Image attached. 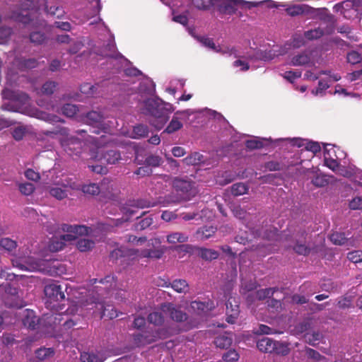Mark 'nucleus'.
Masks as SVG:
<instances>
[{
    "instance_id": "nucleus-10",
    "label": "nucleus",
    "mask_w": 362,
    "mask_h": 362,
    "mask_svg": "<svg viewBox=\"0 0 362 362\" xmlns=\"http://www.w3.org/2000/svg\"><path fill=\"white\" fill-rule=\"evenodd\" d=\"M156 205L155 202H151L148 200L141 199L134 202L133 204H130L128 206L124 209V214L127 217L126 218V221H127L130 217H132L136 215V218H139L140 216L143 215L144 213H141L139 215H137L138 210L139 209H144L151 207Z\"/></svg>"
},
{
    "instance_id": "nucleus-8",
    "label": "nucleus",
    "mask_w": 362,
    "mask_h": 362,
    "mask_svg": "<svg viewBox=\"0 0 362 362\" xmlns=\"http://www.w3.org/2000/svg\"><path fill=\"white\" fill-rule=\"evenodd\" d=\"M38 11L39 10L33 0H24L21 4V11L19 13H15L13 17L16 21L26 24L30 21L28 16H35ZM31 21L33 22V24H35V22H33L34 19H32Z\"/></svg>"
},
{
    "instance_id": "nucleus-55",
    "label": "nucleus",
    "mask_w": 362,
    "mask_h": 362,
    "mask_svg": "<svg viewBox=\"0 0 362 362\" xmlns=\"http://www.w3.org/2000/svg\"><path fill=\"white\" fill-rule=\"evenodd\" d=\"M263 146L262 141L259 138H252L246 141V146L248 148H259Z\"/></svg>"
},
{
    "instance_id": "nucleus-63",
    "label": "nucleus",
    "mask_w": 362,
    "mask_h": 362,
    "mask_svg": "<svg viewBox=\"0 0 362 362\" xmlns=\"http://www.w3.org/2000/svg\"><path fill=\"white\" fill-rule=\"evenodd\" d=\"M349 207L353 210L362 209V197H357L349 202Z\"/></svg>"
},
{
    "instance_id": "nucleus-1",
    "label": "nucleus",
    "mask_w": 362,
    "mask_h": 362,
    "mask_svg": "<svg viewBox=\"0 0 362 362\" xmlns=\"http://www.w3.org/2000/svg\"><path fill=\"white\" fill-rule=\"evenodd\" d=\"M76 134L80 135L78 138L74 135H69L68 130L66 128H61L55 132L47 133V135H54L61 143V146L64 151L69 156H79L82 152L83 146L87 142L93 143V146L98 147V138L89 137L86 138V130H80L76 132Z\"/></svg>"
},
{
    "instance_id": "nucleus-64",
    "label": "nucleus",
    "mask_w": 362,
    "mask_h": 362,
    "mask_svg": "<svg viewBox=\"0 0 362 362\" xmlns=\"http://www.w3.org/2000/svg\"><path fill=\"white\" fill-rule=\"evenodd\" d=\"M25 176L32 181H38L40 178V175L37 172L32 169H28L25 171Z\"/></svg>"
},
{
    "instance_id": "nucleus-58",
    "label": "nucleus",
    "mask_w": 362,
    "mask_h": 362,
    "mask_svg": "<svg viewBox=\"0 0 362 362\" xmlns=\"http://www.w3.org/2000/svg\"><path fill=\"white\" fill-rule=\"evenodd\" d=\"M352 298L350 296H342L338 299L337 305L339 308H349L351 305Z\"/></svg>"
},
{
    "instance_id": "nucleus-37",
    "label": "nucleus",
    "mask_w": 362,
    "mask_h": 362,
    "mask_svg": "<svg viewBox=\"0 0 362 362\" xmlns=\"http://www.w3.org/2000/svg\"><path fill=\"white\" fill-rule=\"evenodd\" d=\"M191 2L199 10H209L214 6V0H191Z\"/></svg>"
},
{
    "instance_id": "nucleus-34",
    "label": "nucleus",
    "mask_w": 362,
    "mask_h": 362,
    "mask_svg": "<svg viewBox=\"0 0 362 362\" xmlns=\"http://www.w3.org/2000/svg\"><path fill=\"white\" fill-rule=\"evenodd\" d=\"M199 255L204 259L212 260L218 258V252L212 249L200 248Z\"/></svg>"
},
{
    "instance_id": "nucleus-17",
    "label": "nucleus",
    "mask_w": 362,
    "mask_h": 362,
    "mask_svg": "<svg viewBox=\"0 0 362 362\" xmlns=\"http://www.w3.org/2000/svg\"><path fill=\"white\" fill-rule=\"evenodd\" d=\"M291 143L293 146L304 147L305 150L311 151L314 154L319 152L321 149L320 146L317 142L310 141L300 138L291 139Z\"/></svg>"
},
{
    "instance_id": "nucleus-45",
    "label": "nucleus",
    "mask_w": 362,
    "mask_h": 362,
    "mask_svg": "<svg viewBox=\"0 0 362 362\" xmlns=\"http://www.w3.org/2000/svg\"><path fill=\"white\" fill-rule=\"evenodd\" d=\"M83 193L90 194V195H95L100 192V188L98 185L95 183H90L88 185H83L81 188Z\"/></svg>"
},
{
    "instance_id": "nucleus-38",
    "label": "nucleus",
    "mask_w": 362,
    "mask_h": 362,
    "mask_svg": "<svg viewBox=\"0 0 362 362\" xmlns=\"http://www.w3.org/2000/svg\"><path fill=\"white\" fill-rule=\"evenodd\" d=\"M214 343L217 347L224 349L230 346L232 339L226 335H220L216 338Z\"/></svg>"
},
{
    "instance_id": "nucleus-33",
    "label": "nucleus",
    "mask_w": 362,
    "mask_h": 362,
    "mask_svg": "<svg viewBox=\"0 0 362 362\" xmlns=\"http://www.w3.org/2000/svg\"><path fill=\"white\" fill-rule=\"evenodd\" d=\"M37 9L41 10V7L44 6V11L51 16H54L59 11V8L56 6H50L49 9L47 8L46 5V0H33Z\"/></svg>"
},
{
    "instance_id": "nucleus-56",
    "label": "nucleus",
    "mask_w": 362,
    "mask_h": 362,
    "mask_svg": "<svg viewBox=\"0 0 362 362\" xmlns=\"http://www.w3.org/2000/svg\"><path fill=\"white\" fill-rule=\"evenodd\" d=\"M142 339H139V343L141 345H144L146 344H150L154 341H156L157 339H160V338H164L165 337V334H161V333H157L156 335H154L153 337H151V338H148L147 336H141Z\"/></svg>"
},
{
    "instance_id": "nucleus-18",
    "label": "nucleus",
    "mask_w": 362,
    "mask_h": 362,
    "mask_svg": "<svg viewBox=\"0 0 362 362\" xmlns=\"http://www.w3.org/2000/svg\"><path fill=\"white\" fill-rule=\"evenodd\" d=\"M13 264L14 266L18 267L23 270L42 271L43 272H51L50 270H47L44 267H42V262L33 261V259L25 261V264L18 263L17 262H13Z\"/></svg>"
},
{
    "instance_id": "nucleus-59",
    "label": "nucleus",
    "mask_w": 362,
    "mask_h": 362,
    "mask_svg": "<svg viewBox=\"0 0 362 362\" xmlns=\"http://www.w3.org/2000/svg\"><path fill=\"white\" fill-rule=\"evenodd\" d=\"M321 337L322 334L319 332L307 333L305 334V340L312 345H315V342L319 341Z\"/></svg>"
},
{
    "instance_id": "nucleus-60",
    "label": "nucleus",
    "mask_w": 362,
    "mask_h": 362,
    "mask_svg": "<svg viewBox=\"0 0 362 362\" xmlns=\"http://www.w3.org/2000/svg\"><path fill=\"white\" fill-rule=\"evenodd\" d=\"M103 311L105 312V315L103 316H107V317L112 319L118 317V313L117 310L111 305H107V307H103Z\"/></svg>"
},
{
    "instance_id": "nucleus-41",
    "label": "nucleus",
    "mask_w": 362,
    "mask_h": 362,
    "mask_svg": "<svg viewBox=\"0 0 362 362\" xmlns=\"http://www.w3.org/2000/svg\"><path fill=\"white\" fill-rule=\"evenodd\" d=\"M163 315L161 310L160 312H153L148 315V321L156 325H161L164 320Z\"/></svg>"
},
{
    "instance_id": "nucleus-44",
    "label": "nucleus",
    "mask_w": 362,
    "mask_h": 362,
    "mask_svg": "<svg viewBox=\"0 0 362 362\" xmlns=\"http://www.w3.org/2000/svg\"><path fill=\"white\" fill-rule=\"evenodd\" d=\"M18 187L21 193L26 196L30 195L35 190L34 185L29 182L18 183Z\"/></svg>"
},
{
    "instance_id": "nucleus-31",
    "label": "nucleus",
    "mask_w": 362,
    "mask_h": 362,
    "mask_svg": "<svg viewBox=\"0 0 362 362\" xmlns=\"http://www.w3.org/2000/svg\"><path fill=\"white\" fill-rule=\"evenodd\" d=\"M103 120V116L97 111H92L87 114L86 122L90 125H100Z\"/></svg>"
},
{
    "instance_id": "nucleus-49",
    "label": "nucleus",
    "mask_w": 362,
    "mask_h": 362,
    "mask_svg": "<svg viewBox=\"0 0 362 362\" xmlns=\"http://www.w3.org/2000/svg\"><path fill=\"white\" fill-rule=\"evenodd\" d=\"M0 246L8 251H11L16 247V243L10 238H2L0 241Z\"/></svg>"
},
{
    "instance_id": "nucleus-25",
    "label": "nucleus",
    "mask_w": 362,
    "mask_h": 362,
    "mask_svg": "<svg viewBox=\"0 0 362 362\" xmlns=\"http://www.w3.org/2000/svg\"><path fill=\"white\" fill-rule=\"evenodd\" d=\"M179 112H177L174 116L173 117L171 121L170 122L169 124L165 129L164 132H166L168 134H173L178 130H180L183 124L181 121V118L178 117Z\"/></svg>"
},
{
    "instance_id": "nucleus-32",
    "label": "nucleus",
    "mask_w": 362,
    "mask_h": 362,
    "mask_svg": "<svg viewBox=\"0 0 362 362\" xmlns=\"http://www.w3.org/2000/svg\"><path fill=\"white\" fill-rule=\"evenodd\" d=\"M330 240L335 245H344L349 242V238L346 237L344 233L334 232L331 234Z\"/></svg>"
},
{
    "instance_id": "nucleus-48",
    "label": "nucleus",
    "mask_w": 362,
    "mask_h": 362,
    "mask_svg": "<svg viewBox=\"0 0 362 362\" xmlns=\"http://www.w3.org/2000/svg\"><path fill=\"white\" fill-rule=\"evenodd\" d=\"M174 186L177 189L185 192H189L192 188L190 182L182 180H175L174 182Z\"/></svg>"
},
{
    "instance_id": "nucleus-2",
    "label": "nucleus",
    "mask_w": 362,
    "mask_h": 362,
    "mask_svg": "<svg viewBox=\"0 0 362 362\" xmlns=\"http://www.w3.org/2000/svg\"><path fill=\"white\" fill-rule=\"evenodd\" d=\"M44 293L46 306L51 310H57L59 313L46 314L42 320L47 322L49 326L59 325L63 320L62 316L64 315L63 308L59 303L65 298L62 287L55 283L49 284L45 286Z\"/></svg>"
},
{
    "instance_id": "nucleus-53",
    "label": "nucleus",
    "mask_w": 362,
    "mask_h": 362,
    "mask_svg": "<svg viewBox=\"0 0 362 362\" xmlns=\"http://www.w3.org/2000/svg\"><path fill=\"white\" fill-rule=\"evenodd\" d=\"M347 258L354 263H358L362 262V251L356 250L349 252Z\"/></svg>"
},
{
    "instance_id": "nucleus-35",
    "label": "nucleus",
    "mask_w": 362,
    "mask_h": 362,
    "mask_svg": "<svg viewBox=\"0 0 362 362\" xmlns=\"http://www.w3.org/2000/svg\"><path fill=\"white\" fill-rule=\"evenodd\" d=\"M330 32L329 30H325L322 28H317L305 32V37L308 40H314L317 39L322 37L323 35L328 34Z\"/></svg>"
},
{
    "instance_id": "nucleus-20",
    "label": "nucleus",
    "mask_w": 362,
    "mask_h": 362,
    "mask_svg": "<svg viewBox=\"0 0 362 362\" xmlns=\"http://www.w3.org/2000/svg\"><path fill=\"white\" fill-rule=\"evenodd\" d=\"M277 342L268 337H263L258 341L257 346L262 352L272 353L276 349Z\"/></svg>"
},
{
    "instance_id": "nucleus-46",
    "label": "nucleus",
    "mask_w": 362,
    "mask_h": 362,
    "mask_svg": "<svg viewBox=\"0 0 362 362\" xmlns=\"http://www.w3.org/2000/svg\"><path fill=\"white\" fill-rule=\"evenodd\" d=\"M347 61L350 64H362V52L361 53L356 51H351L347 54Z\"/></svg>"
},
{
    "instance_id": "nucleus-62",
    "label": "nucleus",
    "mask_w": 362,
    "mask_h": 362,
    "mask_svg": "<svg viewBox=\"0 0 362 362\" xmlns=\"http://www.w3.org/2000/svg\"><path fill=\"white\" fill-rule=\"evenodd\" d=\"M25 133V128L23 126H18L13 129V136L16 140H21L23 139Z\"/></svg>"
},
{
    "instance_id": "nucleus-5",
    "label": "nucleus",
    "mask_w": 362,
    "mask_h": 362,
    "mask_svg": "<svg viewBox=\"0 0 362 362\" xmlns=\"http://www.w3.org/2000/svg\"><path fill=\"white\" fill-rule=\"evenodd\" d=\"M264 1H247L245 0H214V8L221 14L233 15L238 8L250 9L257 7Z\"/></svg>"
},
{
    "instance_id": "nucleus-36",
    "label": "nucleus",
    "mask_w": 362,
    "mask_h": 362,
    "mask_svg": "<svg viewBox=\"0 0 362 362\" xmlns=\"http://www.w3.org/2000/svg\"><path fill=\"white\" fill-rule=\"evenodd\" d=\"M356 169L357 168L354 166H349L346 168L339 165L335 173L345 177H352L354 179V173L356 172Z\"/></svg>"
},
{
    "instance_id": "nucleus-54",
    "label": "nucleus",
    "mask_w": 362,
    "mask_h": 362,
    "mask_svg": "<svg viewBox=\"0 0 362 362\" xmlns=\"http://www.w3.org/2000/svg\"><path fill=\"white\" fill-rule=\"evenodd\" d=\"M274 292V289L271 288L258 290L256 292L257 298L259 300L264 299L273 295Z\"/></svg>"
},
{
    "instance_id": "nucleus-23",
    "label": "nucleus",
    "mask_w": 362,
    "mask_h": 362,
    "mask_svg": "<svg viewBox=\"0 0 362 362\" xmlns=\"http://www.w3.org/2000/svg\"><path fill=\"white\" fill-rule=\"evenodd\" d=\"M310 7L304 4H293L286 6V13L291 16L301 15L309 11Z\"/></svg>"
},
{
    "instance_id": "nucleus-13",
    "label": "nucleus",
    "mask_w": 362,
    "mask_h": 362,
    "mask_svg": "<svg viewBox=\"0 0 362 362\" xmlns=\"http://www.w3.org/2000/svg\"><path fill=\"white\" fill-rule=\"evenodd\" d=\"M4 98H8L12 100L14 102L18 103L21 106L16 108L11 109L13 111L21 112L25 108L27 105L29 104L30 98L27 94L21 93H15L9 90H5L3 92ZM8 110H11V108H8Z\"/></svg>"
},
{
    "instance_id": "nucleus-14",
    "label": "nucleus",
    "mask_w": 362,
    "mask_h": 362,
    "mask_svg": "<svg viewBox=\"0 0 362 362\" xmlns=\"http://www.w3.org/2000/svg\"><path fill=\"white\" fill-rule=\"evenodd\" d=\"M201 42L205 47L212 49L216 52H219L222 54H228L229 56L233 55L235 57H238L237 51L234 47L216 46L213 40L211 38L203 37L201 39Z\"/></svg>"
},
{
    "instance_id": "nucleus-9",
    "label": "nucleus",
    "mask_w": 362,
    "mask_h": 362,
    "mask_svg": "<svg viewBox=\"0 0 362 362\" xmlns=\"http://www.w3.org/2000/svg\"><path fill=\"white\" fill-rule=\"evenodd\" d=\"M324 148L325 165L335 173L339 166L337 160L339 159L340 157L336 154V151L331 144H324Z\"/></svg>"
},
{
    "instance_id": "nucleus-57",
    "label": "nucleus",
    "mask_w": 362,
    "mask_h": 362,
    "mask_svg": "<svg viewBox=\"0 0 362 362\" xmlns=\"http://www.w3.org/2000/svg\"><path fill=\"white\" fill-rule=\"evenodd\" d=\"M223 358L227 362H235L238 360L239 355L235 350H229L223 356Z\"/></svg>"
},
{
    "instance_id": "nucleus-30",
    "label": "nucleus",
    "mask_w": 362,
    "mask_h": 362,
    "mask_svg": "<svg viewBox=\"0 0 362 362\" xmlns=\"http://www.w3.org/2000/svg\"><path fill=\"white\" fill-rule=\"evenodd\" d=\"M99 84L92 85L86 83L81 86V91L82 93L87 96H94L95 95L100 93L98 89L100 88Z\"/></svg>"
},
{
    "instance_id": "nucleus-4",
    "label": "nucleus",
    "mask_w": 362,
    "mask_h": 362,
    "mask_svg": "<svg viewBox=\"0 0 362 362\" xmlns=\"http://www.w3.org/2000/svg\"><path fill=\"white\" fill-rule=\"evenodd\" d=\"M104 304L100 301L94 296L90 294L86 297L85 300H81L78 303L71 304L67 310H66V315H74L79 311L83 314V311L85 310L88 313L93 315H99L100 317H103V315H105V312L103 311Z\"/></svg>"
},
{
    "instance_id": "nucleus-24",
    "label": "nucleus",
    "mask_w": 362,
    "mask_h": 362,
    "mask_svg": "<svg viewBox=\"0 0 362 362\" xmlns=\"http://www.w3.org/2000/svg\"><path fill=\"white\" fill-rule=\"evenodd\" d=\"M310 62V56L308 52L298 53L293 55L289 62L292 66H303Z\"/></svg>"
},
{
    "instance_id": "nucleus-52",
    "label": "nucleus",
    "mask_w": 362,
    "mask_h": 362,
    "mask_svg": "<svg viewBox=\"0 0 362 362\" xmlns=\"http://www.w3.org/2000/svg\"><path fill=\"white\" fill-rule=\"evenodd\" d=\"M56 83L52 81L46 82L42 87L41 93L45 95H51L54 93Z\"/></svg>"
},
{
    "instance_id": "nucleus-42",
    "label": "nucleus",
    "mask_w": 362,
    "mask_h": 362,
    "mask_svg": "<svg viewBox=\"0 0 362 362\" xmlns=\"http://www.w3.org/2000/svg\"><path fill=\"white\" fill-rule=\"evenodd\" d=\"M148 134V128L144 125H138L134 127L132 133V137L134 139H139L144 137Z\"/></svg>"
},
{
    "instance_id": "nucleus-7",
    "label": "nucleus",
    "mask_w": 362,
    "mask_h": 362,
    "mask_svg": "<svg viewBox=\"0 0 362 362\" xmlns=\"http://www.w3.org/2000/svg\"><path fill=\"white\" fill-rule=\"evenodd\" d=\"M151 257V251L150 250H139L127 247H120L114 250L111 252V257L113 259L118 260L119 258H125L134 259L138 257Z\"/></svg>"
},
{
    "instance_id": "nucleus-12",
    "label": "nucleus",
    "mask_w": 362,
    "mask_h": 362,
    "mask_svg": "<svg viewBox=\"0 0 362 362\" xmlns=\"http://www.w3.org/2000/svg\"><path fill=\"white\" fill-rule=\"evenodd\" d=\"M98 147H96L98 151L97 155L95 156L94 158L101 160H104L108 164H115L118 160L121 159L119 153L115 150H107L104 153L101 148V142L98 140Z\"/></svg>"
},
{
    "instance_id": "nucleus-6",
    "label": "nucleus",
    "mask_w": 362,
    "mask_h": 362,
    "mask_svg": "<svg viewBox=\"0 0 362 362\" xmlns=\"http://www.w3.org/2000/svg\"><path fill=\"white\" fill-rule=\"evenodd\" d=\"M43 187L51 197L59 200L63 199L67 197L68 188L73 189H78L75 182H72L69 180H61L60 182H57L50 185L44 186Z\"/></svg>"
},
{
    "instance_id": "nucleus-50",
    "label": "nucleus",
    "mask_w": 362,
    "mask_h": 362,
    "mask_svg": "<svg viewBox=\"0 0 362 362\" xmlns=\"http://www.w3.org/2000/svg\"><path fill=\"white\" fill-rule=\"evenodd\" d=\"M202 160V156L198 153H194L189 156L185 158L183 161L187 165H197Z\"/></svg>"
},
{
    "instance_id": "nucleus-47",
    "label": "nucleus",
    "mask_w": 362,
    "mask_h": 362,
    "mask_svg": "<svg viewBox=\"0 0 362 362\" xmlns=\"http://www.w3.org/2000/svg\"><path fill=\"white\" fill-rule=\"evenodd\" d=\"M77 110V107L71 104H66L61 109L62 113L69 117L74 116Z\"/></svg>"
},
{
    "instance_id": "nucleus-28",
    "label": "nucleus",
    "mask_w": 362,
    "mask_h": 362,
    "mask_svg": "<svg viewBox=\"0 0 362 362\" xmlns=\"http://www.w3.org/2000/svg\"><path fill=\"white\" fill-rule=\"evenodd\" d=\"M291 48V45H286L283 47L279 48V49H272L267 54L266 56L264 57V60H271L274 59L276 57L288 54Z\"/></svg>"
},
{
    "instance_id": "nucleus-40",
    "label": "nucleus",
    "mask_w": 362,
    "mask_h": 362,
    "mask_svg": "<svg viewBox=\"0 0 362 362\" xmlns=\"http://www.w3.org/2000/svg\"><path fill=\"white\" fill-rule=\"evenodd\" d=\"M94 247V242L88 239H81L77 243V248L81 252H86Z\"/></svg>"
},
{
    "instance_id": "nucleus-61",
    "label": "nucleus",
    "mask_w": 362,
    "mask_h": 362,
    "mask_svg": "<svg viewBox=\"0 0 362 362\" xmlns=\"http://www.w3.org/2000/svg\"><path fill=\"white\" fill-rule=\"evenodd\" d=\"M127 242L129 243H132L134 245L139 246L143 245V243L146 242V238L144 237L137 238L134 235H128L127 236Z\"/></svg>"
},
{
    "instance_id": "nucleus-22",
    "label": "nucleus",
    "mask_w": 362,
    "mask_h": 362,
    "mask_svg": "<svg viewBox=\"0 0 362 362\" xmlns=\"http://www.w3.org/2000/svg\"><path fill=\"white\" fill-rule=\"evenodd\" d=\"M158 285L165 287H168L170 285H171V287L177 293H186L188 290V284L185 280L183 279H176L171 284L167 281H164L163 284H159Z\"/></svg>"
},
{
    "instance_id": "nucleus-26",
    "label": "nucleus",
    "mask_w": 362,
    "mask_h": 362,
    "mask_svg": "<svg viewBox=\"0 0 362 362\" xmlns=\"http://www.w3.org/2000/svg\"><path fill=\"white\" fill-rule=\"evenodd\" d=\"M227 321L229 323H233L239 314L238 305H233L231 299L228 300L226 303Z\"/></svg>"
},
{
    "instance_id": "nucleus-16",
    "label": "nucleus",
    "mask_w": 362,
    "mask_h": 362,
    "mask_svg": "<svg viewBox=\"0 0 362 362\" xmlns=\"http://www.w3.org/2000/svg\"><path fill=\"white\" fill-rule=\"evenodd\" d=\"M22 321L25 327L34 329L40 322L39 318L35 315L33 310L26 309L21 313Z\"/></svg>"
},
{
    "instance_id": "nucleus-29",
    "label": "nucleus",
    "mask_w": 362,
    "mask_h": 362,
    "mask_svg": "<svg viewBox=\"0 0 362 362\" xmlns=\"http://www.w3.org/2000/svg\"><path fill=\"white\" fill-rule=\"evenodd\" d=\"M216 231V228L214 226H204L197 230L196 234L197 238L202 240H205L212 237Z\"/></svg>"
},
{
    "instance_id": "nucleus-15",
    "label": "nucleus",
    "mask_w": 362,
    "mask_h": 362,
    "mask_svg": "<svg viewBox=\"0 0 362 362\" xmlns=\"http://www.w3.org/2000/svg\"><path fill=\"white\" fill-rule=\"evenodd\" d=\"M22 112L28 115L30 117H34L50 123H54L61 121V119L56 115H51L37 109L30 108L28 106L25 107V108L22 110Z\"/></svg>"
},
{
    "instance_id": "nucleus-39",
    "label": "nucleus",
    "mask_w": 362,
    "mask_h": 362,
    "mask_svg": "<svg viewBox=\"0 0 362 362\" xmlns=\"http://www.w3.org/2000/svg\"><path fill=\"white\" fill-rule=\"evenodd\" d=\"M247 186L244 183H235L231 187V193L234 196H240L247 193Z\"/></svg>"
},
{
    "instance_id": "nucleus-21",
    "label": "nucleus",
    "mask_w": 362,
    "mask_h": 362,
    "mask_svg": "<svg viewBox=\"0 0 362 362\" xmlns=\"http://www.w3.org/2000/svg\"><path fill=\"white\" fill-rule=\"evenodd\" d=\"M213 307L212 303H204L203 302L194 300L191 303V310L198 315L206 314Z\"/></svg>"
},
{
    "instance_id": "nucleus-19",
    "label": "nucleus",
    "mask_w": 362,
    "mask_h": 362,
    "mask_svg": "<svg viewBox=\"0 0 362 362\" xmlns=\"http://www.w3.org/2000/svg\"><path fill=\"white\" fill-rule=\"evenodd\" d=\"M107 356L103 351L83 352L81 354V362H103Z\"/></svg>"
},
{
    "instance_id": "nucleus-43",
    "label": "nucleus",
    "mask_w": 362,
    "mask_h": 362,
    "mask_svg": "<svg viewBox=\"0 0 362 362\" xmlns=\"http://www.w3.org/2000/svg\"><path fill=\"white\" fill-rule=\"evenodd\" d=\"M54 350L51 348H40L35 352L36 357L40 360H45L53 356Z\"/></svg>"
},
{
    "instance_id": "nucleus-11",
    "label": "nucleus",
    "mask_w": 362,
    "mask_h": 362,
    "mask_svg": "<svg viewBox=\"0 0 362 362\" xmlns=\"http://www.w3.org/2000/svg\"><path fill=\"white\" fill-rule=\"evenodd\" d=\"M162 313L175 322H183L187 319V314L172 303H165L161 306Z\"/></svg>"
},
{
    "instance_id": "nucleus-3",
    "label": "nucleus",
    "mask_w": 362,
    "mask_h": 362,
    "mask_svg": "<svg viewBox=\"0 0 362 362\" xmlns=\"http://www.w3.org/2000/svg\"><path fill=\"white\" fill-rule=\"evenodd\" d=\"M62 231L64 234L60 236V240L58 238H54L49 245V249L52 251H59L62 250L64 245L69 242H71L81 235L88 233V228L84 226H69L64 224L62 227Z\"/></svg>"
},
{
    "instance_id": "nucleus-27",
    "label": "nucleus",
    "mask_w": 362,
    "mask_h": 362,
    "mask_svg": "<svg viewBox=\"0 0 362 362\" xmlns=\"http://www.w3.org/2000/svg\"><path fill=\"white\" fill-rule=\"evenodd\" d=\"M188 235L180 232H173L167 235V242L171 245L187 242Z\"/></svg>"
},
{
    "instance_id": "nucleus-51",
    "label": "nucleus",
    "mask_w": 362,
    "mask_h": 362,
    "mask_svg": "<svg viewBox=\"0 0 362 362\" xmlns=\"http://www.w3.org/2000/svg\"><path fill=\"white\" fill-rule=\"evenodd\" d=\"M162 159L158 156L151 155L146 158L145 163L148 166L158 167L161 164Z\"/></svg>"
}]
</instances>
